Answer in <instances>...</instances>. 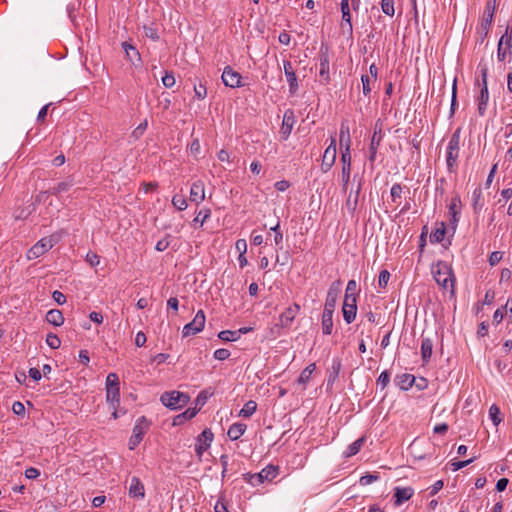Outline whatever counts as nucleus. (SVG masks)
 <instances>
[{
    "instance_id": "1",
    "label": "nucleus",
    "mask_w": 512,
    "mask_h": 512,
    "mask_svg": "<svg viewBox=\"0 0 512 512\" xmlns=\"http://www.w3.org/2000/svg\"><path fill=\"white\" fill-rule=\"evenodd\" d=\"M431 273L439 286L454 294L455 277L451 266L443 261H438L432 265Z\"/></svg>"
},
{
    "instance_id": "2",
    "label": "nucleus",
    "mask_w": 512,
    "mask_h": 512,
    "mask_svg": "<svg viewBox=\"0 0 512 512\" xmlns=\"http://www.w3.org/2000/svg\"><path fill=\"white\" fill-rule=\"evenodd\" d=\"M59 240L60 235L58 234L43 237L27 251V259L33 260L42 256L50 249H52L53 246L56 245Z\"/></svg>"
},
{
    "instance_id": "3",
    "label": "nucleus",
    "mask_w": 512,
    "mask_h": 512,
    "mask_svg": "<svg viewBox=\"0 0 512 512\" xmlns=\"http://www.w3.org/2000/svg\"><path fill=\"white\" fill-rule=\"evenodd\" d=\"M459 149H460V131L458 129L452 134V136L448 142L447 151H446V163H447V168L450 172L454 171L457 166Z\"/></svg>"
},
{
    "instance_id": "4",
    "label": "nucleus",
    "mask_w": 512,
    "mask_h": 512,
    "mask_svg": "<svg viewBox=\"0 0 512 512\" xmlns=\"http://www.w3.org/2000/svg\"><path fill=\"white\" fill-rule=\"evenodd\" d=\"M160 400L164 406L172 410H177L187 405L190 397L180 391H170L163 393Z\"/></svg>"
},
{
    "instance_id": "5",
    "label": "nucleus",
    "mask_w": 512,
    "mask_h": 512,
    "mask_svg": "<svg viewBox=\"0 0 512 512\" xmlns=\"http://www.w3.org/2000/svg\"><path fill=\"white\" fill-rule=\"evenodd\" d=\"M148 427H149V422L147 421V419L144 416L140 417L137 420V422L133 428L132 436L130 437L129 442H128V447L130 450H134L140 444V442L143 439L144 434L148 430Z\"/></svg>"
},
{
    "instance_id": "6",
    "label": "nucleus",
    "mask_w": 512,
    "mask_h": 512,
    "mask_svg": "<svg viewBox=\"0 0 512 512\" xmlns=\"http://www.w3.org/2000/svg\"><path fill=\"white\" fill-rule=\"evenodd\" d=\"M480 74L482 78V87L480 89V96L478 97V112L480 115H484L487 103L489 99L488 86H487V76H488V68L486 65H479Z\"/></svg>"
},
{
    "instance_id": "7",
    "label": "nucleus",
    "mask_w": 512,
    "mask_h": 512,
    "mask_svg": "<svg viewBox=\"0 0 512 512\" xmlns=\"http://www.w3.org/2000/svg\"><path fill=\"white\" fill-rule=\"evenodd\" d=\"M206 317L202 310H199L193 320L183 327V337L195 335L203 330L205 325Z\"/></svg>"
},
{
    "instance_id": "8",
    "label": "nucleus",
    "mask_w": 512,
    "mask_h": 512,
    "mask_svg": "<svg viewBox=\"0 0 512 512\" xmlns=\"http://www.w3.org/2000/svg\"><path fill=\"white\" fill-rule=\"evenodd\" d=\"M300 312V305L293 303L287 307L279 316V323L276 325L277 328H289L293 323L294 319Z\"/></svg>"
},
{
    "instance_id": "9",
    "label": "nucleus",
    "mask_w": 512,
    "mask_h": 512,
    "mask_svg": "<svg viewBox=\"0 0 512 512\" xmlns=\"http://www.w3.org/2000/svg\"><path fill=\"white\" fill-rule=\"evenodd\" d=\"M341 162H342V171H341V182H342V191L346 192L348 189V184L351 177V153H347V151H341Z\"/></svg>"
},
{
    "instance_id": "10",
    "label": "nucleus",
    "mask_w": 512,
    "mask_h": 512,
    "mask_svg": "<svg viewBox=\"0 0 512 512\" xmlns=\"http://www.w3.org/2000/svg\"><path fill=\"white\" fill-rule=\"evenodd\" d=\"M336 154H337L336 139H335V137H331V142H330L329 146L324 151L322 164H321V169L324 173L328 172L334 165L335 160H336Z\"/></svg>"
},
{
    "instance_id": "11",
    "label": "nucleus",
    "mask_w": 512,
    "mask_h": 512,
    "mask_svg": "<svg viewBox=\"0 0 512 512\" xmlns=\"http://www.w3.org/2000/svg\"><path fill=\"white\" fill-rule=\"evenodd\" d=\"M343 318L347 324L352 323L356 318L357 299L356 297L345 296L342 307Z\"/></svg>"
},
{
    "instance_id": "12",
    "label": "nucleus",
    "mask_w": 512,
    "mask_h": 512,
    "mask_svg": "<svg viewBox=\"0 0 512 512\" xmlns=\"http://www.w3.org/2000/svg\"><path fill=\"white\" fill-rule=\"evenodd\" d=\"M214 435L209 429H205L198 437L195 444V452L201 457L203 453L210 447Z\"/></svg>"
},
{
    "instance_id": "13",
    "label": "nucleus",
    "mask_w": 512,
    "mask_h": 512,
    "mask_svg": "<svg viewBox=\"0 0 512 512\" xmlns=\"http://www.w3.org/2000/svg\"><path fill=\"white\" fill-rule=\"evenodd\" d=\"M342 283L340 280L334 281L328 290L324 308L329 310H335L337 298L341 293Z\"/></svg>"
},
{
    "instance_id": "14",
    "label": "nucleus",
    "mask_w": 512,
    "mask_h": 512,
    "mask_svg": "<svg viewBox=\"0 0 512 512\" xmlns=\"http://www.w3.org/2000/svg\"><path fill=\"white\" fill-rule=\"evenodd\" d=\"M221 78L224 85L227 87L236 88L241 86V75L230 66L224 68Z\"/></svg>"
},
{
    "instance_id": "15",
    "label": "nucleus",
    "mask_w": 512,
    "mask_h": 512,
    "mask_svg": "<svg viewBox=\"0 0 512 512\" xmlns=\"http://www.w3.org/2000/svg\"><path fill=\"white\" fill-rule=\"evenodd\" d=\"M128 494L131 498L136 500H143L145 498L144 484L138 477L133 476L130 479Z\"/></svg>"
},
{
    "instance_id": "16",
    "label": "nucleus",
    "mask_w": 512,
    "mask_h": 512,
    "mask_svg": "<svg viewBox=\"0 0 512 512\" xmlns=\"http://www.w3.org/2000/svg\"><path fill=\"white\" fill-rule=\"evenodd\" d=\"M294 124H295L294 111L291 109H288L285 111V113L283 115V121H282V125L280 128V134L282 135L283 139L286 140L290 136L292 129L294 127Z\"/></svg>"
},
{
    "instance_id": "17",
    "label": "nucleus",
    "mask_w": 512,
    "mask_h": 512,
    "mask_svg": "<svg viewBox=\"0 0 512 512\" xmlns=\"http://www.w3.org/2000/svg\"><path fill=\"white\" fill-rule=\"evenodd\" d=\"M283 68H284V73H285L287 82L289 84V92L291 94H295L296 91L298 90V81H297V77H296V74L292 67L291 62L285 60L283 62Z\"/></svg>"
},
{
    "instance_id": "18",
    "label": "nucleus",
    "mask_w": 512,
    "mask_h": 512,
    "mask_svg": "<svg viewBox=\"0 0 512 512\" xmlns=\"http://www.w3.org/2000/svg\"><path fill=\"white\" fill-rule=\"evenodd\" d=\"M414 495V489L411 487H395L394 498L395 505L400 506L404 502L408 501Z\"/></svg>"
},
{
    "instance_id": "19",
    "label": "nucleus",
    "mask_w": 512,
    "mask_h": 512,
    "mask_svg": "<svg viewBox=\"0 0 512 512\" xmlns=\"http://www.w3.org/2000/svg\"><path fill=\"white\" fill-rule=\"evenodd\" d=\"M205 199V187L202 181H196L191 185L190 201L196 204L201 203Z\"/></svg>"
},
{
    "instance_id": "20",
    "label": "nucleus",
    "mask_w": 512,
    "mask_h": 512,
    "mask_svg": "<svg viewBox=\"0 0 512 512\" xmlns=\"http://www.w3.org/2000/svg\"><path fill=\"white\" fill-rule=\"evenodd\" d=\"M339 142H340V147H341L342 151H347V153H351L350 152V146H351L350 130H349V126L345 123H342L341 127H340Z\"/></svg>"
},
{
    "instance_id": "21",
    "label": "nucleus",
    "mask_w": 512,
    "mask_h": 512,
    "mask_svg": "<svg viewBox=\"0 0 512 512\" xmlns=\"http://www.w3.org/2000/svg\"><path fill=\"white\" fill-rule=\"evenodd\" d=\"M333 313H334V310H329V309H325V308L323 310L321 326H322V332L325 335H330L332 333Z\"/></svg>"
},
{
    "instance_id": "22",
    "label": "nucleus",
    "mask_w": 512,
    "mask_h": 512,
    "mask_svg": "<svg viewBox=\"0 0 512 512\" xmlns=\"http://www.w3.org/2000/svg\"><path fill=\"white\" fill-rule=\"evenodd\" d=\"M361 188H362V183L360 180L358 183L357 189L355 191L353 189L350 190V193L346 200V208L351 213H353L357 208Z\"/></svg>"
},
{
    "instance_id": "23",
    "label": "nucleus",
    "mask_w": 512,
    "mask_h": 512,
    "mask_svg": "<svg viewBox=\"0 0 512 512\" xmlns=\"http://www.w3.org/2000/svg\"><path fill=\"white\" fill-rule=\"evenodd\" d=\"M414 381H415V377L412 374H408V373H403L401 375H398L395 378V384L401 390H408L409 388H411Z\"/></svg>"
},
{
    "instance_id": "24",
    "label": "nucleus",
    "mask_w": 512,
    "mask_h": 512,
    "mask_svg": "<svg viewBox=\"0 0 512 512\" xmlns=\"http://www.w3.org/2000/svg\"><path fill=\"white\" fill-rule=\"evenodd\" d=\"M382 141V131H381V128H379L378 130L375 129L373 135H372V138H371V144H370V155H369V160L370 161H374L375 160V156H376V152H377V148L378 146L380 145V142Z\"/></svg>"
},
{
    "instance_id": "25",
    "label": "nucleus",
    "mask_w": 512,
    "mask_h": 512,
    "mask_svg": "<svg viewBox=\"0 0 512 512\" xmlns=\"http://www.w3.org/2000/svg\"><path fill=\"white\" fill-rule=\"evenodd\" d=\"M319 76L320 82L326 84L329 82V59L327 56H322L319 62Z\"/></svg>"
},
{
    "instance_id": "26",
    "label": "nucleus",
    "mask_w": 512,
    "mask_h": 512,
    "mask_svg": "<svg viewBox=\"0 0 512 512\" xmlns=\"http://www.w3.org/2000/svg\"><path fill=\"white\" fill-rule=\"evenodd\" d=\"M246 428L243 423H234L229 427L227 435L231 440H237L245 433Z\"/></svg>"
},
{
    "instance_id": "27",
    "label": "nucleus",
    "mask_w": 512,
    "mask_h": 512,
    "mask_svg": "<svg viewBox=\"0 0 512 512\" xmlns=\"http://www.w3.org/2000/svg\"><path fill=\"white\" fill-rule=\"evenodd\" d=\"M365 443V437H360L353 443H351L346 450L343 452L345 458H350L356 455Z\"/></svg>"
},
{
    "instance_id": "28",
    "label": "nucleus",
    "mask_w": 512,
    "mask_h": 512,
    "mask_svg": "<svg viewBox=\"0 0 512 512\" xmlns=\"http://www.w3.org/2000/svg\"><path fill=\"white\" fill-rule=\"evenodd\" d=\"M106 390H107V393H106L107 401L112 404L113 409H116V405H118L119 401H120L119 388H107ZM113 417L115 419L117 418L116 410H114V412H113Z\"/></svg>"
},
{
    "instance_id": "29",
    "label": "nucleus",
    "mask_w": 512,
    "mask_h": 512,
    "mask_svg": "<svg viewBox=\"0 0 512 512\" xmlns=\"http://www.w3.org/2000/svg\"><path fill=\"white\" fill-rule=\"evenodd\" d=\"M277 468L274 466H267L264 469L261 470L260 473L256 475L257 480L262 483L263 481L267 480L270 481L274 479L277 476Z\"/></svg>"
},
{
    "instance_id": "30",
    "label": "nucleus",
    "mask_w": 512,
    "mask_h": 512,
    "mask_svg": "<svg viewBox=\"0 0 512 512\" xmlns=\"http://www.w3.org/2000/svg\"><path fill=\"white\" fill-rule=\"evenodd\" d=\"M46 320L54 326H61L64 322V317L60 310L51 309L46 314Z\"/></svg>"
},
{
    "instance_id": "31",
    "label": "nucleus",
    "mask_w": 512,
    "mask_h": 512,
    "mask_svg": "<svg viewBox=\"0 0 512 512\" xmlns=\"http://www.w3.org/2000/svg\"><path fill=\"white\" fill-rule=\"evenodd\" d=\"M432 349H433V341L428 338H422L421 342V356L424 362H427L431 355H432Z\"/></svg>"
},
{
    "instance_id": "32",
    "label": "nucleus",
    "mask_w": 512,
    "mask_h": 512,
    "mask_svg": "<svg viewBox=\"0 0 512 512\" xmlns=\"http://www.w3.org/2000/svg\"><path fill=\"white\" fill-rule=\"evenodd\" d=\"M342 21L347 25L348 30L352 31L351 14L349 0H341Z\"/></svg>"
},
{
    "instance_id": "33",
    "label": "nucleus",
    "mask_w": 512,
    "mask_h": 512,
    "mask_svg": "<svg viewBox=\"0 0 512 512\" xmlns=\"http://www.w3.org/2000/svg\"><path fill=\"white\" fill-rule=\"evenodd\" d=\"M316 370V364L311 363L309 364L300 374L298 378V383L305 386L311 379L312 374Z\"/></svg>"
},
{
    "instance_id": "34",
    "label": "nucleus",
    "mask_w": 512,
    "mask_h": 512,
    "mask_svg": "<svg viewBox=\"0 0 512 512\" xmlns=\"http://www.w3.org/2000/svg\"><path fill=\"white\" fill-rule=\"evenodd\" d=\"M122 46L129 61L133 64H135L136 61H140V54L134 46L127 42H123Z\"/></svg>"
},
{
    "instance_id": "35",
    "label": "nucleus",
    "mask_w": 512,
    "mask_h": 512,
    "mask_svg": "<svg viewBox=\"0 0 512 512\" xmlns=\"http://www.w3.org/2000/svg\"><path fill=\"white\" fill-rule=\"evenodd\" d=\"M446 233L445 224L443 222L440 223L438 227L430 235V241L435 243H440L443 241Z\"/></svg>"
},
{
    "instance_id": "36",
    "label": "nucleus",
    "mask_w": 512,
    "mask_h": 512,
    "mask_svg": "<svg viewBox=\"0 0 512 512\" xmlns=\"http://www.w3.org/2000/svg\"><path fill=\"white\" fill-rule=\"evenodd\" d=\"M494 11H495V4H491V2L489 1L487 3L485 11L483 13V25H485V26L491 25V23L493 21V17H494Z\"/></svg>"
},
{
    "instance_id": "37",
    "label": "nucleus",
    "mask_w": 512,
    "mask_h": 512,
    "mask_svg": "<svg viewBox=\"0 0 512 512\" xmlns=\"http://www.w3.org/2000/svg\"><path fill=\"white\" fill-rule=\"evenodd\" d=\"M256 409H257V403L253 400H250V401L246 402L245 405L243 406V408L240 410L239 416L245 417V418L250 417L255 413Z\"/></svg>"
},
{
    "instance_id": "38",
    "label": "nucleus",
    "mask_w": 512,
    "mask_h": 512,
    "mask_svg": "<svg viewBox=\"0 0 512 512\" xmlns=\"http://www.w3.org/2000/svg\"><path fill=\"white\" fill-rule=\"evenodd\" d=\"M498 44L506 46L510 56H512V26L507 28L506 33L501 36Z\"/></svg>"
},
{
    "instance_id": "39",
    "label": "nucleus",
    "mask_w": 512,
    "mask_h": 512,
    "mask_svg": "<svg viewBox=\"0 0 512 512\" xmlns=\"http://www.w3.org/2000/svg\"><path fill=\"white\" fill-rule=\"evenodd\" d=\"M211 216V210L209 208L202 209L198 212L197 216L193 219L194 224H200V226H203V224L210 218Z\"/></svg>"
},
{
    "instance_id": "40",
    "label": "nucleus",
    "mask_w": 512,
    "mask_h": 512,
    "mask_svg": "<svg viewBox=\"0 0 512 512\" xmlns=\"http://www.w3.org/2000/svg\"><path fill=\"white\" fill-rule=\"evenodd\" d=\"M213 394L214 392L211 389H205L201 391L196 398L197 408L200 409L207 402L208 398H210Z\"/></svg>"
},
{
    "instance_id": "41",
    "label": "nucleus",
    "mask_w": 512,
    "mask_h": 512,
    "mask_svg": "<svg viewBox=\"0 0 512 512\" xmlns=\"http://www.w3.org/2000/svg\"><path fill=\"white\" fill-rule=\"evenodd\" d=\"M172 204L179 211L185 210L188 206L184 195L181 194H176L173 196Z\"/></svg>"
},
{
    "instance_id": "42",
    "label": "nucleus",
    "mask_w": 512,
    "mask_h": 512,
    "mask_svg": "<svg viewBox=\"0 0 512 512\" xmlns=\"http://www.w3.org/2000/svg\"><path fill=\"white\" fill-rule=\"evenodd\" d=\"M72 181H63L59 182L56 186L51 189V193L54 195H59L63 192L68 191L72 187Z\"/></svg>"
},
{
    "instance_id": "43",
    "label": "nucleus",
    "mask_w": 512,
    "mask_h": 512,
    "mask_svg": "<svg viewBox=\"0 0 512 512\" xmlns=\"http://www.w3.org/2000/svg\"><path fill=\"white\" fill-rule=\"evenodd\" d=\"M499 415H500L499 407L497 405L493 404L489 408V416L495 426L499 425V423L502 421V419L500 418Z\"/></svg>"
},
{
    "instance_id": "44",
    "label": "nucleus",
    "mask_w": 512,
    "mask_h": 512,
    "mask_svg": "<svg viewBox=\"0 0 512 512\" xmlns=\"http://www.w3.org/2000/svg\"><path fill=\"white\" fill-rule=\"evenodd\" d=\"M381 9L384 14L392 17L395 13L394 0H382Z\"/></svg>"
},
{
    "instance_id": "45",
    "label": "nucleus",
    "mask_w": 512,
    "mask_h": 512,
    "mask_svg": "<svg viewBox=\"0 0 512 512\" xmlns=\"http://www.w3.org/2000/svg\"><path fill=\"white\" fill-rule=\"evenodd\" d=\"M218 337L223 341H236L239 338V332L224 330L218 334Z\"/></svg>"
},
{
    "instance_id": "46",
    "label": "nucleus",
    "mask_w": 512,
    "mask_h": 512,
    "mask_svg": "<svg viewBox=\"0 0 512 512\" xmlns=\"http://www.w3.org/2000/svg\"><path fill=\"white\" fill-rule=\"evenodd\" d=\"M46 343L51 349H57L61 345V340L56 334L49 333L46 337Z\"/></svg>"
},
{
    "instance_id": "47",
    "label": "nucleus",
    "mask_w": 512,
    "mask_h": 512,
    "mask_svg": "<svg viewBox=\"0 0 512 512\" xmlns=\"http://www.w3.org/2000/svg\"><path fill=\"white\" fill-rule=\"evenodd\" d=\"M361 81H362V86H363V94L365 96H368L370 94V92L372 91V87L375 84H372L370 78L367 77V75H362L361 76Z\"/></svg>"
},
{
    "instance_id": "48",
    "label": "nucleus",
    "mask_w": 512,
    "mask_h": 512,
    "mask_svg": "<svg viewBox=\"0 0 512 512\" xmlns=\"http://www.w3.org/2000/svg\"><path fill=\"white\" fill-rule=\"evenodd\" d=\"M107 388H119V378L115 373L108 374L106 378V389Z\"/></svg>"
},
{
    "instance_id": "49",
    "label": "nucleus",
    "mask_w": 512,
    "mask_h": 512,
    "mask_svg": "<svg viewBox=\"0 0 512 512\" xmlns=\"http://www.w3.org/2000/svg\"><path fill=\"white\" fill-rule=\"evenodd\" d=\"M357 283L355 280H349L347 283L345 296L356 297L357 298Z\"/></svg>"
},
{
    "instance_id": "50",
    "label": "nucleus",
    "mask_w": 512,
    "mask_h": 512,
    "mask_svg": "<svg viewBox=\"0 0 512 512\" xmlns=\"http://www.w3.org/2000/svg\"><path fill=\"white\" fill-rule=\"evenodd\" d=\"M390 194H391V199L394 203H396L398 201V199L401 198V194H402V186L398 183L394 184L392 187H391V190H390Z\"/></svg>"
},
{
    "instance_id": "51",
    "label": "nucleus",
    "mask_w": 512,
    "mask_h": 512,
    "mask_svg": "<svg viewBox=\"0 0 512 512\" xmlns=\"http://www.w3.org/2000/svg\"><path fill=\"white\" fill-rule=\"evenodd\" d=\"M175 77L171 72L166 71L165 75L162 77V83L166 88H171L175 85Z\"/></svg>"
},
{
    "instance_id": "52",
    "label": "nucleus",
    "mask_w": 512,
    "mask_h": 512,
    "mask_svg": "<svg viewBox=\"0 0 512 512\" xmlns=\"http://www.w3.org/2000/svg\"><path fill=\"white\" fill-rule=\"evenodd\" d=\"M194 92L198 99H204L207 95V88L204 84H194Z\"/></svg>"
},
{
    "instance_id": "53",
    "label": "nucleus",
    "mask_w": 512,
    "mask_h": 512,
    "mask_svg": "<svg viewBox=\"0 0 512 512\" xmlns=\"http://www.w3.org/2000/svg\"><path fill=\"white\" fill-rule=\"evenodd\" d=\"M170 246V236L167 235L166 237L160 239L155 246V249L159 252L165 251Z\"/></svg>"
},
{
    "instance_id": "54",
    "label": "nucleus",
    "mask_w": 512,
    "mask_h": 512,
    "mask_svg": "<svg viewBox=\"0 0 512 512\" xmlns=\"http://www.w3.org/2000/svg\"><path fill=\"white\" fill-rule=\"evenodd\" d=\"M390 382V373L388 371H383L379 375L377 379V384L381 386L382 389H384Z\"/></svg>"
},
{
    "instance_id": "55",
    "label": "nucleus",
    "mask_w": 512,
    "mask_h": 512,
    "mask_svg": "<svg viewBox=\"0 0 512 512\" xmlns=\"http://www.w3.org/2000/svg\"><path fill=\"white\" fill-rule=\"evenodd\" d=\"M199 411V408H188L186 411L178 415V418H184V420H189L194 418Z\"/></svg>"
},
{
    "instance_id": "56",
    "label": "nucleus",
    "mask_w": 512,
    "mask_h": 512,
    "mask_svg": "<svg viewBox=\"0 0 512 512\" xmlns=\"http://www.w3.org/2000/svg\"><path fill=\"white\" fill-rule=\"evenodd\" d=\"M390 279V273L387 270H382L378 277V285L382 288L387 286Z\"/></svg>"
},
{
    "instance_id": "57",
    "label": "nucleus",
    "mask_w": 512,
    "mask_h": 512,
    "mask_svg": "<svg viewBox=\"0 0 512 512\" xmlns=\"http://www.w3.org/2000/svg\"><path fill=\"white\" fill-rule=\"evenodd\" d=\"M85 259L92 267L100 264V256L94 252H88Z\"/></svg>"
},
{
    "instance_id": "58",
    "label": "nucleus",
    "mask_w": 512,
    "mask_h": 512,
    "mask_svg": "<svg viewBox=\"0 0 512 512\" xmlns=\"http://www.w3.org/2000/svg\"><path fill=\"white\" fill-rule=\"evenodd\" d=\"M230 351L228 349L220 348L214 352V358L220 361L228 359Z\"/></svg>"
},
{
    "instance_id": "59",
    "label": "nucleus",
    "mask_w": 512,
    "mask_h": 512,
    "mask_svg": "<svg viewBox=\"0 0 512 512\" xmlns=\"http://www.w3.org/2000/svg\"><path fill=\"white\" fill-rule=\"evenodd\" d=\"M379 479L378 475L367 474L360 478L359 483L363 486L372 484Z\"/></svg>"
},
{
    "instance_id": "60",
    "label": "nucleus",
    "mask_w": 512,
    "mask_h": 512,
    "mask_svg": "<svg viewBox=\"0 0 512 512\" xmlns=\"http://www.w3.org/2000/svg\"><path fill=\"white\" fill-rule=\"evenodd\" d=\"M508 55H510V54H509V50H507L506 46L498 44V49H497L498 60L505 61Z\"/></svg>"
},
{
    "instance_id": "61",
    "label": "nucleus",
    "mask_w": 512,
    "mask_h": 512,
    "mask_svg": "<svg viewBox=\"0 0 512 512\" xmlns=\"http://www.w3.org/2000/svg\"><path fill=\"white\" fill-rule=\"evenodd\" d=\"M235 249L239 252V254H246L247 252V242L245 239H238L235 243Z\"/></svg>"
},
{
    "instance_id": "62",
    "label": "nucleus",
    "mask_w": 512,
    "mask_h": 512,
    "mask_svg": "<svg viewBox=\"0 0 512 512\" xmlns=\"http://www.w3.org/2000/svg\"><path fill=\"white\" fill-rule=\"evenodd\" d=\"M271 231H273L275 233V236H274V241L275 243L278 245L282 242V239H283V234L282 232L280 231V225L279 223H277L274 227L271 228Z\"/></svg>"
},
{
    "instance_id": "63",
    "label": "nucleus",
    "mask_w": 512,
    "mask_h": 512,
    "mask_svg": "<svg viewBox=\"0 0 512 512\" xmlns=\"http://www.w3.org/2000/svg\"><path fill=\"white\" fill-rule=\"evenodd\" d=\"M39 475L40 471L34 467H30L25 470V477L28 479H36Z\"/></svg>"
},
{
    "instance_id": "64",
    "label": "nucleus",
    "mask_w": 512,
    "mask_h": 512,
    "mask_svg": "<svg viewBox=\"0 0 512 512\" xmlns=\"http://www.w3.org/2000/svg\"><path fill=\"white\" fill-rule=\"evenodd\" d=\"M147 341L146 335L143 332H138L135 337V345L137 347H143Z\"/></svg>"
}]
</instances>
